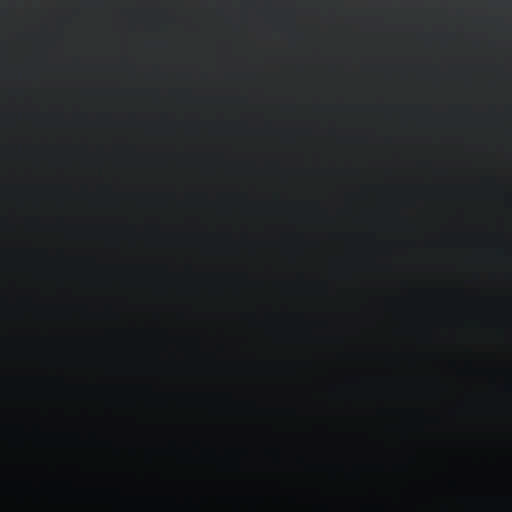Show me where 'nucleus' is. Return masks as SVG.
Masks as SVG:
<instances>
[{
    "instance_id": "obj_1",
    "label": "nucleus",
    "mask_w": 512,
    "mask_h": 512,
    "mask_svg": "<svg viewBox=\"0 0 512 512\" xmlns=\"http://www.w3.org/2000/svg\"><path fill=\"white\" fill-rule=\"evenodd\" d=\"M461 501L466 506H479V505L495 503V502H511L512 503V498L495 499V498H480V497H461Z\"/></svg>"
}]
</instances>
